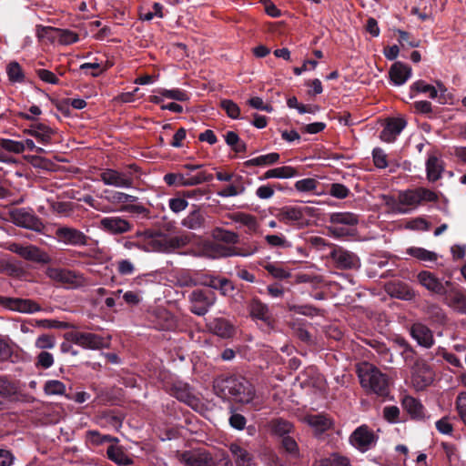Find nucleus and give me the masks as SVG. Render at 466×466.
Returning <instances> with one entry per match:
<instances>
[{"instance_id":"nucleus-1","label":"nucleus","mask_w":466,"mask_h":466,"mask_svg":"<svg viewBox=\"0 0 466 466\" xmlns=\"http://www.w3.org/2000/svg\"><path fill=\"white\" fill-rule=\"evenodd\" d=\"M132 245L147 252H172L190 242L187 234L170 236L160 232H137Z\"/></svg>"},{"instance_id":"nucleus-2","label":"nucleus","mask_w":466,"mask_h":466,"mask_svg":"<svg viewBox=\"0 0 466 466\" xmlns=\"http://www.w3.org/2000/svg\"><path fill=\"white\" fill-rule=\"evenodd\" d=\"M214 389L220 397L231 398L239 403L248 404L255 400L253 386L242 377H220L215 380Z\"/></svg>"},{"instance_id":"nucleus-3","label":"nucleus","mask_w":466,"mask_h":466,"mask_svg":"<svg viewBox=\"0 0 466 466\" xmlns=\"http://www.w3.org/2000/svg\"><path fill=\"white\" fill-rule=\"evenodd\" d=\"M358 375L362 388L380 396L389 390V379L374 365L363 362L358 367Z\"/></svg>"},{"instance_id":"nucleus-4","label":"nucleus","mask_w":466,"mask_h":466,"mask_svg":"<svg viewBox=\"0 0 466 466\" xmlns=\"http://www.w3.org/2000/svg\"><path fill=\"white\" fill-rule=\"evenodd\" d=\"M311 215L312 208L309 207L285 206L279 208L275 216L286 225L303 228L308 225Z\"/></svg>"},{"instance_id":"nucleus-5","label":"nucleus","mask_w":466,"mask_h":466,"mask_svg":"<svg viewBox=\"0 0 466 466\" xmlns=\"http://www.w3.org/2000/svg\"><path fill=\"white\" fill-rule=\"evenodd\" d=\"M399 199L402 207L407 208L409 211L415 208L424 202H434L438 199L436 193L424 188L418 187L399 192Z\"/></svg>"},{"instance_id":"nucleus-6","label":"nucleus","mask_w":466,"mask_h":466,"mask_svg":"<svg viewBox=\"0 0 466 466\" xmlns=\"http://www.w3.org/2000/svg\"><path fill=\"white\" fill-rule=\"evenodd\" d=\"M66 339L87 350H101L109 345L105 338L89 332L71 331L66 334Z\"/></svg>"},{"instance_id":"nucleus-7","label":"nucleus","mask_w":466,"mask_h":466,"mask_svg":"<svg viewBox=\"0 0 466 466\" xmlns=\"http://www.w3.org/2000/svg\"><path fill=\"white\" fill-rule=\"evenodd\" d=\"M434 380L432 369L422 360L414 362L411 368L410 383L416 390H423Z\"/></svg>"},{"instance_id":"nucleus-8","label":"nucleus","mask_w":466,"mask_h":466,"mask_svg":"<svg viewBox=\"0 0 466 466\" xmlns=\"http://www.w3.org/2000/svg\"><path fill=\"white\" fill-rule=\"evenodd\" d=\"M437 86L438 88L424 80H417L410 86V96L413 98L419 94H423L431 99L438 98L439 103L444 104L447 88L441 81H437Z\"/></svg>"},{"instance_id":"nucleus-9","label":"nucleus","mask_w":466,"mask_h":466,"mask_svg":"<svg viewBox=\"0 0 466 466\" xmlns=\"http://www.w3.org/2000/svg\"><path fill=\"white\" fill-rule=\"evenodd\" d=\"M216 299L214 292L196 289L189 295L190 311L198 316H204Z\"/></svg>"},{"instance_id":"nucleus-10","label":"nucleus","mask_w":466,"mask_h":466,"mask_svg":"<svg viewBox=\"0 0 466 466\" xmlns=\"http://www.w3.org/2000/svg\"><path fill=\"white\" fill-rule=\"evenodd\" d=\"M46 274L50 279L67 285L70 288H76L85 284V278L73 270L50 267L46 268Z\"/></svg>"},{"instance_id":"nucleus-11","label":"nucleus","mask_w":466,"mask_h":466,"mask_svg":"<svg viewBox=\"0 0 466 466\" xmlns=\"http://www.w3.org/2000/svg\"><path fill=\"white\" fill-rule=\"evenodd\" d=\"M6 248L19 255L24 259L36 263H48L50 261L49 256L43 252L39 248L33 245H21L18 243H10Z\"/></svg>"},{"instance_id":"nucleus-12","label":"nucleus","mask_w":466,"mask_h":466,"mask_svg":"<svg viewBox=\"0 0 466 466\" xmlns=\"http://www.w3.org/2000/svg\"><path fill=\"white\" fill-rule=\"evenodd\" d=\"M100 179L106 186L120 188H130L134 184V178L130 172H122L112 168H107L102 171L100 174Z\"/></svg>"},{"instance_id":"nucleus-13","label":"nucleus","mask_w":466,"mask_h":466,"mask_svg":"<svg viewBox=\"0 0 466 466\" xmlns=\"http://www.w3.org/2000/svg\"><path fill=\"white\" fill-rule=\"evenodd\" d=\"M0 305L6 309L25 314H32L41 310L39 304L32 299H26L0 296Z\"/></svg>"},{"instance_id":"nucleus-14","label":"nucleus","mask_w":466,"mask_h":466,"mask_svg":"<svg viewBox=\"0 0 466 466\" xmlns=\"http://www.w3.org/2000/svg\"><path fill=\"white\" fill-rule=\"evenodd\" d=\"M169 392L178 400L185 402L194 410H198L201 406L199 399L186 382L180 380L173 382Z\"/></svg>"},{"instance_id":"nucleus-15","label":"nucleus","mask_w":466,"mask_h":466,"mask_svg":"<svg viewBox=\"0 0 466 466\" xmlns=\"http://www.w3.org/2000/svg\"><path fill=\"white\" fill-rule=\"evenodd\" d=\"M350 441L360 451H366L375 445L377 436L368 426L361 425L352 432Z\"/></svg>"},{"instance_id":"nucleus-16","label":"nucleus","mask_w":466,"mask_h":466,"mask_svg":"<svg viewBox=\"0 0 466 466\" xmlns=\"http://www.w3.org/2000/svg\"><path fill=\"white\" fill-rule=\"evenodd\" d=\"M56 236L58 241L72 246H85L87 244L88 239L80 230L67 227L58 228L56 231Z\"/></svg>"},{"instance_id":"nucleus-17","label":"nucleus","mask_w":466,"mask_h":466,"mask_svg":"<svg viewBox=\"0 0 466 466\" xmlns=\"http://www.w3.org/2000/svg\"><path fill=\"white\" fill-rule=\"evenodd\" d=\"M417 279L426 289L439 295L446 293V286L451 285L450 281L442 283L433 273L426 270L420 272Z\"/></svg>"},{"instance_id":"nucleus-18","label":"nucleus","mask_w":466,"mask_h":466,"mask_svg":"<svg viewBox=\"0 0 466 466\" xmlns=\"http://www.w3.org/2000/svg\"><path fill=\"white\" fill-rule=\"evenodd\" d=\"M99 228L110 234H123L132 229V225L121 217H106L99 221Z\"/></svg>"},{"instance_id":"nucleus-19","label":"nucleus","mask_w":466,"mask_h":466,"mask_svg":"<svg viewBox=\"0 0 466 466\" xmlns=\"http://www.w3.org/2000/svg\"><path fill=\"white\" fill-rule=\"evenodd\" d=\"M380 124L383 127L380 138L387 143L393 142L406 126L403 118H384Z\"/></svg>"},{"instance_id":"nucleus-20","label":"nucleus","mask_w":466,"mask_h":466,"mask_svg":"<svg viewBox=\"0 0 466 466\" xmlns=\"http://www.w3.org/2000/svg\"><path fill=\"white\" fill-rule=\"evenodd\" d=\"M249 311L252 318L261 320L269 329L273 328L274 319L267 304L254 299L249 304Z\"/></svg>"},{"instance_id":"nucleus-21","label":"nucleus","mask_w":466,"mask_h":466,"mask_svg":"<svg viewBox=\"0 0 466 466\" xmlns=\"http://www.w3.org/2000/svg\"><path fill=\"white\" fill-rule=\"evenodd\" d=\"M386 292L393 298L404 300H411L415 298V291L406 283L390 281L385 286Z\"/></svg>"},{"instance_id":"nucleus-22","label":"nucleus","mask_w":466,"mask_h":466,"mask_svg":"<svg viewBox=\"0 0 466 466\" xmlns=\"http://www.w3.org/2000/svg\"><path fill=\"white\" fill-rule=\"evenodd\" d=\"M410 334L419 345L431 348L434 344L432 331L424 324L414 323L410 328Z\"/></svg>"},{"instance_id":"nucleus-23","label":"nucleus","mask_w":466,"mask_h":466,"mask_svg":"<svg viewBox=\"0 0 466 466\" xmlns=\"http://www.w3.org/2000/svg\"><path fill=\"white\" fill-rule=\"evenodd\" d=\"M331 258L341 268H354L359 267L360 264L355 254L340 248H335L331 252Z\"/></svg>"},{"instance_id":"nucleus-24","label":"nucleus","mask_w":466,"mask_h":466,"mask_svg":"<svg viewBox=\"0 0 466 466\" xmlns=\"http://www.w3.org/2000/svg\"><path fill=\"white\" fill-rule=\"evenodd\" d=\"M446 303L452 309L466 313V291L458 289H446Z\"/></svg>"},{"instance_id":"nucleus-25","label":"nucleus","mask_w":466,"mask_h":466,"mask_svg":"<svg viewBox=\"0 0 466 466\" xmlns=\"http://www.w3.org/2000/svg\"><path fill=\"white\" fill-rule=\"evenodd\" d=\"M210 454L201 451H188L179 455V461L185 466H207Z\"/></svg>"},{"instance_id":"nucleus-26","label":"nucleus","mask_w":466,"mask_h":466,"mask_svg":"<svg viewBox=\"0 0 466 466\" xmlns=\"http://www.w3.org/2000/svg\"><path fill=\"white\" fill-rule=\"evenodd\" d=\"M389 76L394 85L401 86L410 77L411 67L401 62H395L390 68Z\"/></svg>"},{"instance_id":"nucleus-27","label":"nucleus","mask_w":466,"mask_h":466,"mask_svg":"<svg viewBox=\"0 0 466 466\" xmlns=\"http://www.w3.org/2000/svg\"><path fill=\"white\" fill-rule=\"evenodd\" d=\"M15 223L25 228L40 230L42 224L34 215L23 209L16 210L13 213Z\"/></svg>"},{"instance_id":"nucleus-28","label":"nucleus","mask_w":466,"mask_h":466,"mask_svg":"<svg viewBox=\"0 0 466 466\" xmlns=\"http://www.w3.org/2000/svg\"><path fill=\"white\" fill-rule=\"evenodd\" d=\"M237 466H255L252 454L238 443H231L229 446Z\"/></svg>"},{"instance_id":"nucleus-29","label":"nucleus","mask_w":466,"mask_h":466,"mask_svg":"<svg viewBox=\"0 0 466 466\" xmlns=\"http://www.w3.org/2000/svg\"><path fill=\"white\" fill-rule=\"evenodd\" d=\"M403 409L412 419L422 420L425 417L423 405L411 396H405L401 401Z\"/></svg>"},{"instance_id":"nucleus-30","label":"nucleus","mask_w":466,"mask_h":466,"mask_svg":"<svg viewBox=\"0 0 466 466\" xmlns=\"http://www.w3.org/2000/svg\"><path fill=\"white\" fill-rule=\"evenodd\" d=\"M444 170L442 161L434 155L429 156L426 161L427 178L431 182H435L441 177Z\"/></svg>"},{"instance_id":"nucleus-31","label":"nucleus","mask_w":466,"mask_h":466,"mask_svg":"<svg viewBox=\"0 0 466 466\" xmlns=\"http://www.w3.org/2000/svg\"><path fill=\"white\" fill-rule=\"evenodd\" d=\"M25 133L31 135L44 145L48 144L53 136V130L43 124L31 125L29 128L25 129Z\"/></svg>"},{"instance_id":"nucleus-32","label":"nucleus","mask_w":466,"mask_h":466,"mask_svg":"<svg viewBox=\"0 0 466 466\" xmlns=\"http://www.w3.org/2000/svg\"><path fill=\"white\" fill-rule=\"evenodd\" d=\"M209 329L221 338H230L234 334V327L224 319H216L211 321Z\"/></svg>"},{"instance_id":"nucleus-33","label":"nucleus","mask_w":466,"mask_h":466,"mask_svg":"<svg viewBox=\"0 0 466 466\" xmlns=\"http://www.w3.org/2000/svg\"><path fill=\"white\" fill-rule=\"evenodd\" d=\"M329 221L331 224L347 226V228H352L359 222L358 216L350 212H339L333 213L330 216Z\"/></svg>"},{"instance_id":"nucleus-34","label":"nucleus","mask_w":466,"mask_h":466,"mask_svg":"<svg viewBox=\"0 0 466 466\" xmlns=\"http://www.w3.org/2000/svg\"><path fill=\"white\" fill-rule=\"evenodd\" d=\"M106 453L108 458L119 466H127L133 462L120 446H109Z\"/></svg>"},{"instance_id":"nucleus-35","label":"nucleus","mask_w":466,"mask_h":466,"mask_svg":"<svg viewBox=\"0 0 466 466\" xmlns=\"http://www.w3.org/2000/svg\"><path fill=\"white\" fill-rule=\"evenodd\" d=\"M232 219L245 226L247 228V231L248 233H257L259 228V224L256 218V217L246 214V213H236L232 216Z\"/></svg>"},{"instance_id":"nucleus-36","label":"nucleus","mask_w":466,"mask_h":466,"mask_svg":"<svg viewBox=\"0 0 466 466\" xmlns=\"http://www.w3.org/2000/svg\"><path fill=\"white\" fill-rule=\"evenodd\" d=\"M305 421L318 432H323L330 428V420L322 414L308 415Z\"/></svg>"},{"instance_id":"nucleus-37","label":"nucleus","mask_w":466,"mask_h":466,"mask_svg":"<svg viewBox=\"0 0 466 466\" xmlns=\"http://www.w3.org/2000/svg\"><path fill=\"white\" fill-rule=\"evenodd\" d=\"M297 175V171L290 166H283L266 171L261 179L290 178Z\"/></svg>"},{"instance_id":"nucleus-38","label":"nucleus","mask_w":466,"mask_h":466,"mask_svg":"<svg viewBox=\"0 0 466 466\" xmlns=\"http://www.w3.org/2000/svg\"><path fill=\"white\" fill-rule=\"evenodd\" d=\"M86 102L81 98H63L58 101L56 107L64 115H70V108L82 109L86 107Z\"/></svg>"},{"instance_id":"nucleus-39","label":"nucleus","mask_w":466,"mask_h":466,"mask_svg":"<svg viewBox=\"0 0 466 466\" xmlns=\"http://www.w3.org/2000/svg\"><path fill=\"white\" fill-rule=\"evenodd\" d=\"M233 247H228L221 243H210L207 246L206 252L208 256L217 258H222V257H232Z\"/></svg>"},{"instance_id":"nucleus-40","label":"nucleus","mask_w":466,"mask_h":466,"mask_svg":"<svg viewBox=\"0 0 466 466\" xmlns=\"http://www.w3.org/2000/svg\"><path fill=\"white\" fill-rule=\"evenodd\" d=\"M157 95L161 96L162 97H165L167 99H171L175 101H187L190 97V95L186 90L180 89V88H172V89H166V88H160L157 91Z\"/></svg>"},{"instance_id":"nucleus-41","label":"nucleus","mask_w":466,"mask_h":466,"mask_svg":"<svg viewBox=\"0 0 466 466\" xmlns=\"http://www.w3.org/2000/svg\"><path fill=\"white\" fill-rule=\"evenodd\" d=\"M204 221L205 218L201 213L198 210H194L182 219L181 224L188 229L196 230L203 227Z\"/></svg>"},{"instance_id":"nucleus-42","label":"nucleus","mask_w":466,"mask_h":466,"mask_svg":"<svg viewBox=\"0 0 466 466\" xmlns=\"http://www.w3.org/2000/svg\"><path fill=\"white\" fill-rule=\"evenodd\" d=\"M260 265L275 279H286L290 277V272L284 268L279 263L267 262Z\"/></svg>"},{"instance_id":"nucleus-43","label":"nucleus","mask_w":466,"mask_h":466,"mask_svg":"<svg viewBox=\"0 0 466 466\" xmlns=\"http://www.w3.org/2000/svg\"><path fill=\"white\" fill-rule=\"evenodd\" d=\"M279 159V153H269L267 155H261L257 157L251 158L245 162L246 167H253V166H269L275 164Z\"/></svg>"},{"instance_id":"nucleus-44","label":"nucleus","mask_w":466,"mask_h":466,"mask_svg":"<svg viewBox=\"0 0 466 466\" xmlns=\"http://www.w3.org/2000/svg\"><path fill=\"white\" fill-rule=\"evenodd\" d=\"M8 79L13 83H24L25 76L24 71L16 61L10 62L6 66Z\"/></svg>"},{"instance_id":"nucleus-45","label":"nucleus","mask_w":466,"mask_h":466,"mask_svg":"<svg viewBox=\"0 0 466 466\" xmlns=\"http://www.w3.org/2000/svg\"><path fill=\"white\" fill-rule=\"evenodd\" d=\"M287 105L290 108H296L298 113L302 114H312L315 115L319 110V106L311 104H301L298 101L296 96H291L288 98Z\"/></svg>"},{"instance_id":"nucleus-46","label":"nucleus","mask_w":466,"mask_h":466,"mask_svg":"<svg viewBox=\"0 0 466 466\" xmlns=\"http://www.w3.org/2000/svg\"><path fill=\"white\" fill-rule=\"evenodd\" d=\"M212 237L218 240L227 244H236L238 241V236L235 232L216 228L212 231Z\"/></svg>"},{"instance_id":"nucleus-47","label":"nucleus","mask_w":466,"mask_h":466,"mask_svg":"<svg viewBox=\"0 0 466 466\" xmlns=\"http://www.w3.org/2000/svg\"><path fill=\"white\" fill-rule=\"evenodd\" d=\"M226 143L234 150L236 153L245 152L247 149L246 144L239 138L237 133L233 131H228L224 135Z\"/></svg>"},{"instance_id":"nucleus-48","label":"nucleus","mask_w":466,"mask_h":466,"mask_svg":"<svg viewBox=\"0 0 466 466\" xmlns=\"http://www.w3.org/2000/svg\"><path fill=\"white\" fill-rule=\"evenodd\" d=\"M407 253L421 261H436L438 255L435 252L423 248L412 247L407 249Z\"/></svg>"},{"instance_id":"nucleus-49","label":"nucleus","mask_w":466,"mask_h":466,"mask_svg":"<svg viewBox=\"0 0 466 466\" xmlns=\"http://www.w3.org/2000/svg\"><path fill=\"white\" fill-rule=\"evenodd\" d=\"M165 97L156 95L150 96V101L157 105L162 110H169L174 113H182L183 107L176 102H166Z\"/></svg>"},{"instance_id":"nucleus-50","label":"nucleus","mask_w":466,"mask_h":466,"mask_svg":"<svg viewBox=\"0 0 466 466\" xmlns=\"http://www.w3.org/2000/svg\"><path fill=\"white\" fill-rule=\"evenodd\" d=\"M265 241L271 248H289L291 247V243L282 234L266 235Z\"/></svg>"},{"instance_id":"nucleus-51","label":"nucleus","mask_w":466,"mask_h":466,"mask_svg":"<svg viewBox=\"0 0 466 466\" xmlns=\"http://www.w3.org/2000/svg\"><path fill=\"white\" fill-rule=\"evenodd\" d=\"M258 251V246L256 242L243 243L239 247H233V256L250 257Z\"/></svg>"},{"instance_id":"nucleus-52","label":"nucleus","mask_w":466,"mask_h":466,"mask_svg":"<svg viewBox=\"0 0 466 466\" xmlns=\"http://www.w3.org/2000/svg\"><path fill=\"white\" fill-rule=\"evenodd\" d=\"M106 199L112 204L132 203L137 201V198L124 192L111 191Z\"/></svg>"},{"instance_id":"nucleus-53","label":"nucleus","mask_w":466,"mask_h":466,"mask_svg":"<svg viewBox=\"0 0 466 466\" xmlns=\"http://www.w3.org/2000/svg\"><path fill=\"white\" fill-rule=\"evenodd\" d=\"M385 200V205L389 210V212L393 214H406L409 212V209L407 208L402 207V204L400 203L399 199V196L397 198L393 197H383Z\"/></svg>"},{"instance_id":"nucleus-54","label":"nucleus","mask_w":466,"mask_h":466,"mask_svg":"<svg viewBox=\"0 0 466 466\" xmlns=\"http://www.w3.org/2000/svg\"><path fill=\"white\" fill-rule=\"evenodd\" d=\"M244 191H245L244 185L240 181H238V182H234L233 184L223 187L217 194H218V196L222 197V198H229V197H235V196L240 195Z\"/></svg>"},{"instance_id":"nucleus-55","label":"nucleus","mask_w":466,"mask_h":466,"mask_svg":"<svg viewBox=\"0 0 466 466\" xmlns=\"http://www.w3.org/2000/svg\"><path fill=\"white\" fill-rule=\"evenodd\" d=\"M57 33L58 42L62 45H71L79 40L78 35L68 29L55 28Z\"/></svg>"},{"instance_id":"nucleus-56","label":"nucleus","mask_w":466,"mask_h":466,"mask_svg":"<svg viewBox=\"0 0 466 466\" xmlns=\"http://www.w3.org/2000/svg\"><path fill=\"white\" fill-rule=\"evenodd\" d=\"M0 147L15 154H20L25 151V144L23 141H15L6 138L0 139Z\"/></svg>"},{"instance_id":"nucleus-57","label":"nucleus","mask_w":466,"mask_h":466,"mask_svg":"<svg viewBox=\"0 0 466 466\" xmlns=\"http://www.w3.org/2000/svg\"><path fill=\"white\" fill-rule=\"evenodd\" d=\"M212 178L213 176L206 172H200L198 175L191 177L185 175L184 187L197 186L204 182L211 181Z\"/></svg>"},{"instance_id":"nucleus-58","label":"nucleus","mask_w":466,"mask_h":466,"mask_svg":"<svg viewBox=\"0 0 466 466\" xmlns=\"http://www.w3.org/2000/svg\"><path fill=\"white\" fill-rule=\"evenodd\" d=\"M47 395H63L66 391V385L60 380H47L44 387Z\"/></svg>"},{"instance_id":"nucleus-59","label":"nucleus","mask_w":466,"mask_h":466,"mask_svg":"<svg viewBox=\"0 0 466 466\" xmlns=\"http://www.w3.org/2000/svg\"><path fill=\"white\" fill-rule=\"evenodd\" d=\"M55 359L53 354L46 350H42L35 359V367L37 369H49L53 366Z\"/></svg>"},{"instance_id":"nucleus-60","label":"nucleus","mask_w":466,"mask_h":466,"mask_svg":"<svg viewBox=\"0 0 466 466\" xmlns=\"http://www.w3.org/2000/svg\"><path fill=\"white\" fill-rule=\"evenodd\" d=\"M35 346L41 351L53 349L56 346V339L53 335L42 334L35 339Z\"/></svg>"},{"instance_id":"nucleus-61","label":"nucleus","mask_w":466,"mask_h":466,"mask_svg":"<svg viewBox=\"0 0 466 466\" xmlns=\"http://www.w3.org/2000/svg\"><path fill=\"white\" fill-rule=\"evenodd\" d=\"M404 228L410 230L426 231L430 229L431 224L425 218L418 217L408 220Z\"/></svg>"},{"instance_id":"nucleus-62","label":"nucleus","mask_w":466,"mask_h":466,"mask_svg":"<svg viewBox=\"0 0 466 466\" xmlns=\"http://www.w3.org/2000/svg\"><path fill=\"white\" fill-rule=\"evenodd\" d=\"M374 165L378 168H385L388 167V156L380 147H376L372 151Z\"/></svg>"},{"instance_id":"nucleus-63","label":"nucleus","mask_w":466,"mask_h":466,"mask_svg":"<svg viewBox=\"0 0 466 466\" xmlns=\"http://www.w3.org/2000/svg\"><path fill=\"white\" fill-rule=\"evenodd\" d=\"M321 466H350V461L346 457L332 455L329 459L320 461Z\"/></svg>"},{"instance_id":"nucleus-64","label":"nucleus","mask_w":466,"mask_h":466,"mask_svg":"<svg viewBox=\"0 0 466 466\" xmlns=\"http://www.w3.org/2000/svg\"><path fill=\"white\" fill-rule=\"evenodd\" d=\"M456 409L459 416L466 426V392H461L456 399Z\"/></svg>"}]
</instances>
